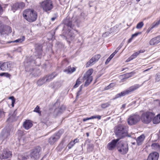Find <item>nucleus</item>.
Returning a JSON list of instances; mask_svg holds the SVG:
<instances>
[{"mask_svg": "<svg viewBox=\"0 0 160 160\" xmlns=\"http://www.w3.org/2000/svg\"><path fill=\"white\" fill-rule=\"evenodd\" d=\"M128 128V126L126 125L120 124L117 126L115 132L118 139L120 140L127 136Z\"/></svg>", "mask_w": 160, "mask_h": 160, "instance_id": "1", "label": "nucleus"}, {"mask_svg": "<svg viewBox=\"0 0 160 160\" xmlns=\"http://www.w3.org/2000/svg\"><path fill=\"white\" fill-rule=\"evenodd\" d=\"M23 16L25 19L30 22L35 21L37 18V12L31 9L25 10L23 13Z\"/></svg>", "mask_w": 160, "mask_h": 160, "instance_id": "2", "label": "nucleus"}, {"mask_svg": "<svg viewBox=\"0 0 160 160\" xmlns=\"http://www.w3.org/2000/svg\"><path fill=\"white\" fill-rule=\"evenodd\" d=\"M40 7L44 12L49 13L53 8L54 6L52 0H45L40 2Z\"/></svg>", "mask_w": 160, "mask_h": 160, "instance_id": "3", "label": "nucleus"}, {"mask_svg": "<svg viewBox=\"0 0 160 160\" xmlns=\"http://www.w3.org/2000/svg\"><path fill=\"white\" fill-rule=\"evenodd\" d=\"M154 116V114L153 112H147L142 114L141 119L143 123L148 124L152 121Z\"/></svg>", "mask_w": 160, "mask_h": 160, "instance_id": "4", "label": "nucleus"}, {"mask_svg": "<svg viewBox=\"0 0 160 160\" xmlns=\"http://www.w3.org/2000/svg\"><path fill=\"white\" fill-rule=\"evenodd\" d=\"M93 70L92 69L88 70L85 74L83 78L84 80H86L84 84V86L87 87L92 82L93 78L91 75L92 73Z\"/></svg>", "mask_w": 160, "mask_h": 160, "instance_id": "5", "label": "nucleus"}, {"mask_svg": "<svg viewBox=\"0 0 160 160\" xmlns=\"http://www.w3.org/2000/svg\"><path fill=\"white\" fill-rule=\"evenodd\" d=\"M140 120V117L137 114H133L130 115L128 119V124L132 125L136 124Z\"/></svg>", "mask_w": 160, "mask_h": 160, "instance_id": "6", "label": "nucleus"}, {"mask_svg": "<svg viewBox=\"0 0 160 160\" xmlns=\"http://www.w3.org/2000/svg\"><path fill=\"white\" fill-rule=\"evenodd\" d=\"M41 150V148L39 147H37L32 150L30 155L31 158L34 159H38L40 157L39 153Z\"/></svg>", "mask_w": 160, "mask_h": 160, "instance_id": "7", "label": "nucleus"}, {"mask_svg": "<svg viewBox=\"0 0 160 160\" xmlns=\"http://www.w3.org/2000/svg\"><path fill=\"white\" fill-rule=\"evenodd\" d=\"M117 149L118 152L121 154H126L128 151V144L126 143H118Z\"/></svg>", "mask_w": 160, "mask_h": 160, "instance_id": "8", "label": "nucleus"}, {"mask_svg": "<svg viewBox=\"0 0 160 160\" xmlns=\"http://www.w3.org/2000/svg\"><path fill=\"white\" fill-rule=\"evenodd\" d=\"M65 23L64 28H65L66 27H68V31L69 32L68 35L70 37L73 38L74 37V35L72 34L71 33V32H70L71 31V29L73 28V26L72 24V22L70 20L66 19L65 21Z\"/></svg>", "mask_w": 160, "mask_h": 160, "instance_id": "9", "label": "nucleus"}, {"mask_svg": "<svg viewBox=\"0 0 160 160\" xmlns=\"http://www.w3.org/2000/svg\"><path fill=\"white\" fill-rule=\"evenodd\" d=\"M61 134L59 132L56 134H54L51 136L48 139V142L51 145L53 144L56 142L60 138Z\"/></svg>", "mask_w": 160, "mask_h": 160, "instance_id": "10", "label": "nucleus"}, {"mask_svg": "<svg viewBox=\"0 0 160 160\" xmlns=\"http://www.w3.org/2000/svg\"><path fill=\"white\" fill-rule=\"evenodd\" d=\"M101 56L100 54H97L95 55L87 63L86 65V67H88L94 64L96 62H97L100 58Z\"/></svg>", "mask_w": 160, "mask_h": 160, "instance_id": "11", "label": "nucleus"}, {"mask_svg": "<svg viewBox=\"0 0 160 160\" xmlns=\"http://www.w3.org/2000/svg\"><path fill=\"white\" fill-rule=\"evenodd\" d=\"M119 139H115L112 140L107 145V148L109 150H113L115 148L117 144L119 141Z\"/></svg>", "mask_w": 160, "mask_h": 160, "instance_id": "12", "label": "nucleus"}, {"mask_svg": "<svg viewBox=\"0 0 160 160\" xmlns=\"http://www.w3.org/2000/svg\"><path fill=\"white\" fill-rule=\"evenodd\" d=\"M12 152L8 149L4 150L2 155L0 156L1 159H4L9 158L11 157Z\"/></svg>", "mask_w": 160, "mask_h": 160, "instance_id": "13", "label": "nucleus"}, {"mask_svg": "<svg viewBox=\"0 0 160 160\" xmlns=\"http://www.w3.org/2000/svg\"><path fill=\"white\" fill-rule=\"evenodd\" d=\"M12 65V63L10 62H6L2 63L1 70L6 71L9 70Z\"/></svg>", "mask_w": 160, "mask_h": 160, "instance_id": "14", "label": "nucleus"}, {"mask_svg": "<svg viewBox=\"0 0 160 160\" xmlns=\"http://www.w3.org/2000/svg\"><path fill=\"white\" fill-rule=\"evenodd\" d=\"M159 156V155L158 152H154L149 155L147 160H158Z\"/></svg>", "mask_w": 160, "mask_h": 160, "instance_id": "15", "label": "nucleus"}, {"mask_svg": "<svg viewBox=\"0 0 160 160\" xmlns=\"http://www.w3.org/2000/svg\"><path fill=\"white\" fill-rule=\"evenodd\" d=\"M57 75V74L53 72L51 74L46 75L44 78L46 82H49L52 80Z\"/></svg>", "mask_w": 160, "mask_h": 160, "instance_id": "16", "label": "nucleus"}, {"mask_svg": "<svg viewBox=\"0 0 160 160\" xmlns=\"http://www.w3.org/2000/svg\"><path fill=\"white\" fill-rule=\"evenodd\" d=\"M9 30V32H11V28L8 26H1L0 27V33L1 34H4L7 33V30Z\"/></svg>", "mask_w": 160, "mask_h": 160, "instance_id": "17", "label": "nucleus"}, {"mask_svg": "<svg viewBox=\"0 0 160 160\" xmlns=\"http://www.w3.org/2000/svg\"><path fill=\"white\" fill-rule=\"evenodd\" d=\"M65 109L64 106H62L60 107L56 108L54 111V113L56 115H59L62 113Z\"/></svg>", "mask_w": 160, "mask_h": 160, "instance_id": "18", "label": "nucleus"}, {"mask_svg": "<svg viewBox=\"0 0 160 160\" xmlns=\"http://www.w3.org/2000/svg\"><path fill=\"white\" fill-rule=\"evenodd\" d=\"M32 125L33 124L32 122L29 120H26L23 123V127L27 130L30 128L32 126Z\"/></svg>", "mask_w": 160, "mask_h": 160, "instance_id": "19", "label": "nucleus"}, {"mask_svg": "<svg viewBox=\"0 0 160 160\" xmlns=\"http://www.w3.org/2000/svg\"><path fill=\"white\" fill-rule=\"evenodd\" d=\"M145 138V135L142 134L137 138L136 139L137 144L140 146L142 144Z\"/></svg>", "mask_w": 160, "mask_h": 160, "instance_id": "20", "label": "nucleus"}, {"mask_svg": "<svg viewBox=\"0 0 160 160\" xmlns=\"http://www.w3.org/2000/svg\"><path fill=\"white\" fill-rule=\"evenodd\" d=\"M61 86V83L59 82H55L51 83L50 85V87L55 90L58 89Z\"/></svg>", "mask_w": 160, "mask_h": 160, "instance_id": "21", "label": "nucleus"}, {"mask_svg": "<svg viewBox=\"0 0 160 160\" xmlns=\"http://www.w3.org/2000/svg\"><path fill=\"white\" fill-rule=\"evenodd\" d=\"M141 86L139 84H137L131 86L127 89L129 93L137 89Z\"/></svg>", "mask_w": 160, "mask_h": 160, "instance_id": "22", "label": "nucleus"}, {"mask_svg": "<svg viewBox=\"0 0 160 160\" xmlns=\"http://www.w3.org/2000/svg\"><path fill=\"white\" fill-rule=\"evenodd\" d=\"M128 94V92L127 89L125 91H123L121 93H120L116 95V96H115V98H114V99H115L120 98L121 97L125 96L126 95Z\"/></svg>", "mask_w": 160, "mask_h": 160, "instance_id": "23", "label": "nucleus"}, {"mask_svg": "<svg viewBox=\"0 0 160 160\" xmlns=\"http://www.w3.org/2000/svg\"><path fill=\"white\" fill-rule=\"evenodd\" d=\"M76 68L74 67L72 68L71 66H69L67 68L64 70V72L68 74H71L75 71Z\"/></svg>", "mask_w": 160, "mask_h": 160, "instance_id": "24", "label": "nucleus"}, {"mask_svg": "<svg viewBox=\"0 0 160 160\" xmlns=\"http://www.w3.org/2000/svg\"><path fill=\"white\" fill-rule=\"evenodd\" d=\"M145 51V50H141L139 51H138L137 52H135L133 54H132L130 58H131V59H134L136 58L137 57L140 53H143Z\"/></svg>", "mask_w": 160, "mask_h": 160, "instance_id": "25", "label": "nucleus"}, {"mask_svg": "<svg viewBox=\"0 0 160 160\" xmlns=\"http://www.w3.org/2000/svg\"><path fill=\"white\" fill-rule=\"evenodd\" d=\"M160 24V19L156 22H154L151 26L148 28L149 31L155 27H157Z\"/></svg>", "mask_w": 160, "mask_h": 160, "instance_id": "26", "label": "nucleus"}, {"mask_svg": "<svg viewBox=\"0 0 160 160\" xmlns=\"http://www.w3.org/2000/svg\"><path fill=\"white\" fill-rule=\"evenodd\" d=\"M16 114L17 112L15 111L14 112L13 115L9 117V118L8 119V120L9 122H12L16 120L17 119L16 117Z\"/></svg>", "mask_w": 160, "mask_h": 160, "instance_id": "27", "label": "nucleus"}, {"mask_svg": "<svg viewBox=\"0 0 160 160\" xmlns=\"http://www.w3.org/2000/svg\"><path fill=\"white\" fill-rule=\"evenodd\" d=\"M152 122L154 124H158L160 122V114L158 115L153 118Z\"/></svg>", "mask_w": 160, "mask_h": 160, "instance_id": "28", "label": "nucleus"}, {"mask_svg": "<svg viewBox=\"0 0 160 160\" xmlns=\"http://www.w3.org/2000/svg\"><path fill=\"white\" fill-rule=\"evenodd\" d=\"M101 116L99 115L92 116L90 118H83V122H86L88 120L93 119L96 118L98 119H100L101 118Z\"/></svg>", "mask_w": 160, "mask_h": 160, "instance_id": "29", "label": "nucleus"}, {"mask_svg": "<svg viewBox=\"0 0 160 160\" xmlns=\"http://www.w3.org/2000/svg\"><path fill=\"white\" fill-rule=\"evenodd\" d=\"M46 82L45 81V79L44 78H40L38 80L37 82V84L38 86H41L43 84L46 83Z\"/></svg>", "mask_w": 160, "mask_h": 160, "instance_id": "30", "label": "nucleus"}, {"mask_svg": "<svg viewBox=\"0 0 160 160\" xmlns=\"http://www.w3.org/2000/svg\"><path fill=\"white\" fill-rule=\"evenodd\" d=\"M114 27L111 28L110 31L106 32L105 33H103L102 35V36L103 37H106L107 36H108L110 34H111V33H112V32H114Z\"/></svg>", "mask_w": 160, "mask_h": 160, "instance_id": "31", "label": "nucleus"}, {"mask_svg": "<svg viewBox=\"0 0 160 160\" xmlns=\"http://www.w3.org/2000/svg\"><path fill=\"white\" fill-rule=\"evenodd\" d=\"M149 43L151 45H156L158 43L155 38H153L151 40L149 41Z\"/></svg>", "mask_w": 160, "mask_h": 160, "instance_id": "32", "label": "nucleus"}, {"mask_svg": "<svg viewBox=\"0 0 160 160\" xmlns=\"http://www.w3.org/2000/svg\"><path fill=\"white\" fill-rule=\"evenodd\" d=\"M25 39L24 36H22L21 38L11 42H22L25 40Z\"/></svg>", "mask_w": 160, "mask_h": 160, "instance_id": "33", "label": "nucleus"}, {"mask_svg": "<svg viewBox=\"0 0 160 160\" xmlns=\"http://www.w3.org/2000/svg\"><path fill=\"white\" fill-rule=\"evenodd\" d=\"M33 112L38 113L40 116L41 115V112L40 111V107L38 105L35 108Z\"/></svg>", "mask_w": 160, "mask_h": 160, "instance_id": "34", "label": "nucleus"}, {"mask_svg": "<svg viewBox=\"0 0 160 160\" xmlns=\"http://www.w3.org/2000/svg\"><path fill=\"white\" fill-rule=\"evenodd\" d=\"M155 81L156 82L160 81V72L157 73L155 75Z\"/></svg>", "mask_w": 160, "mask_h": 160, "instance_id": "35", "label": "nucleus"}, {"mask_svg": "<svg viewBox=\"0 0 160 160\" xmlns=\"http://www.w3.org/2000/svg\"><path fill=\"white\" fill-rule=\"evenodd\" d=\"M19 8L18 2L15 3L12 6V10L13 11H16Z\"/></svg>", "mask_w": 160, "mask_h": 160, "instance_id": "36", "label": "nucleus"}, {"mask_svg": "<svg viewBox=\"0 0 160 160\" xmlns=\"http://www.w3.org/2000/svg\"><path fill=\"white\" fill-rule=\"evenodd\" d=\"M135 72L134 71L126 74L125 76L126 78H129L132 77L133 75L135 74Z\"/></svg>", "mask_w": 160, "mask_h": 160, "instance_id": "37", "label": "nucleus"}, {"mask_svg": "<svg viewBox=\"0 0 160 160\" xmlns=\"http://www.w3.org/2000/svg\"><path fill=\"white\" fill-rule=\"evenodd\" d=\"M144 25V23L143 22H141L139 23H138L136 26V28L137 29H141V28Z\"/></svg>", "mask_w": 160, "mask_h": 160, "instance_id": "38", "label": "nucleus"}, {"mask_svg": "<svg viewBox=\"0 0 160 160\" xmlns=\"http://www.w3.org/2000/svg\"><path fill=\"white\" fill-rule=\"evenodd\" d=\"M81 82L80 81V79L78 78L73 88H76L78 87L81 84Z\"/></svg>", "mask_w": 160, "mask_h": 160, "instance_id": "39", "label": "nucleus"}, {"mask_svg": "<svg viewBox=\"0 0 160 160\" xmlns=\"http://www.w3.org/2000/svg\"><path fill=\"white\" fill-rule=\"evenodd\" d=\"M110 105L109 102H107L101 104V107L102 108H105L108 107Z\"/></svg>", "mask_w": 160, "mask_h": 160, "instance_id": "40", "label": "nucleus"}, {"mask_svg": "<svg viewBox=\"0 0 160 160\" xmlns=\"http://www.w3.org/2000/svg\"><path fill=\"white\" fill-rule=\"evenodd\" d=\"M114 85H115L114 84V83H111L109 85L106 87L105 89L106 90L109 89L114 87Z\"/></svg>", "mask_w": 160, "mask_h": 160, "instance_id": "41", "label": "nucleus"}, {"mask_svg": "<svg viewBox=\"0 0 160 160\" xmlns=\"http://www.w3.org/2000/svg\"><path fill=\"white\" fill-rule=\"evenodd\" d=\"M18 6L19 8L22 9L25 6V4L23 2H18Z\"/></svg>", "mask_w": 160, "mask_h": 160, "instance_id": "42", "label": "nucleus"}, {"mask_svg": "<svg viewBox=\"0 0 160 160\" xmlns=\"http://www.w3.org/2000/svg\"><path fill=\"white\" fill-rule=\"evenodd\" d=\"M74 142H73L72 141H71L68 144V146L69 149H71L74 145Z\"/></svg>", "mask_w": 160, "mask_h": 160, "instance_id": "43", "label": "nucleus"}, {"mask_svg": "<svg viewBox=\"0 0 160 160\" xmlns=\"http://www.w3.org/2000/svg\"><path fill=\"white\" fill-rule=\"evenodd\" d=\"M18 160H26L27 158L23 155L19 156L18 158Z\"/></svg>", "mask_w": 160, "mask_h": 160, "instance_id": "44", "label": "nucleus"}, {"mask_svg": "<svg viewBox=\"0 0 160 160\" xmlns=\"http://www.w3.org/2000/svg\"><path fill=\"white\" fill-rule=\"evenodd\" d=\"M152 146L157 148H160V145L157 143L152 144Z\"/></svg>", "mask_w": 160, "mask_h": 160, "instance_id": "45", "label": "nucleus"}, {"mask_svg": "<svg viewBox=\"0 0 160 160\" xmlns=\"http://www.w3.org/2000/svg\"><path fill=\"white\" fill-rule=\"evenodd\" d=\"M4 76L8 78H9V79H10L11 75L8 73L5 72Z\"/></svg>", "mask_w": 160, "mask_h": 160, "instance_id": "46", "label": "nucleus"}, {"mask_svg": "<svg viewBox=\"0 0 160 160\" xmlns=\"http://www.w3.org/2000/svg\"><path fill=\"white\" fill-rule=\"evenodd\" d=\"M4 112L2 110L0 109V118L4 116Z\"/></svg>", "mask_w": 160, "mask_h": 160, "instance_id": "47", "label": "nucleus"}, {"mask_svg": "<svg viewBox=\"0 0 160 160\" xmlns=\"http://www.w3.org/2000/svg\"><path fill=\"white\" fill-rule=\"evenodd\" d=\"M155 38L158 43L160 42V36L155 37Z\"/></svg>", "mask_w": 160, "mask_h": 160, "instance_id": "48", "label": "nucleus"}, {"mask_svg": "<svg viewBox=\"0 0 160 160\" xmlns=\"http://www.w3.org/2000/svg\"><path fill=\"white\" fill-rule=\"evenodd\" d=\"M115 55V54L113 53L108 58L111 60V59Z\"/></svg>", "mask_w": 160, "mask_h": 160, "instance_id": "49", "label": "nucleus"}, {"mask_svg": "<svg viewBox=\"0 0 160 160\" xmlns=\"http://www.w3.org/2000/svg\"><path fill=\"white\" fill-rule=\"evenodd\" d=\"M119 50V48H117L113 53L115 54H116L118 52Z\"/></svg>", "mask_w": 160, "mask_h": 160, "instance_id": "50", "label": "nucleus"}, {"mask_svg": "<svg viewBox=\"0 0 160 160\" xmlns=\"http://www.w3.org/2000/svg\"><path fill=\"white\" fill-rule=\"evenodd\" d=\"M73 142H74V144H75L76 143L78 142L79 141L78 139L77 138L75 139L74 140L72 141Z\"/></svg>", "mask_w": 160, "mask_h": 160, "instance_id": "51", "label": "nucleus"}, {"mask_svg": "<svg viewBox=\"0 0 160 160\" xmlns=\"http://www.w3.org/2000/svg\"><path fill=\"white\" fill-rule=\"evenodd\" d=\"M9 135V134L8 133V132H6L3 135V137L5 138L6 136V137H7Z\"/></svg>", "mask_w": 160, "mask_h": 160, "instance_id": "52", "label": "nucleus"}, {"mask_svg": "<svg viewBox=\"0 0 160 160\" xmlns=\"http://www.w3.org/2000/svg\"><path fill=\"white\" fill-rule=\"evenodd\" d=\"M15 102V100H13L12 101V107H13L14 106V104Z\"/></svg>", "mask_w": 160, "mask_h": 160, "instance_id": "53", "label": "nucleus"}, {"mask_svg": "<svg viewBox=\"0 0 160 160\" xmlns=\"http://www.w3.org/2000/svg\"><path fill=\"white\" fill-rule=\"evenodd\" d=\"M111 60V59H110L109 58H108L107 59V60H106V61L105 63L106 64H107V63H108Z\"/></svg>", "mask_w": 160, "mask_h": 160, "instance_id": "54", "label": "nucleus"}, {"mask_svg": "<svg viewBox=\"0 0 160 160\" xmlns=\"http://www.w3.org/2000/svg\"><path fill=\"white\" fill-rule=\"evenodd\" d=\"M138 35V33H135L134 34H132V38H133V37H136V36H137Z\"/></svg>", "mask_w": 160, "mask_h": 160, "instance_id": "55", "label": "nucleus"}, {"mask_svg": "<svg viewBox=\"0 0 160 160\" xmlns=\"http://www.w3.org/2000/svg\"><path fill=\"white\" fill-rule=\"evenodd\" d=\"M37 45H36V47H37ZM38 46L39 47V50L40 52H41L42 50V46L39 45H38ZM40 53H41V52H40Z\"/></svg>", "mask_w": 160, "mask_h": 160, "instance_id": "56", "label": "nucleus"}, {"mask_svg": "<svg viewBox=\"0 0 160 160\" xmlns=\"http://www.w3.org/2000/svg\"><path fill=\"white\" fill-rule=\"evenodd\" d=\"M131 59V58H130V57H129L128 59H127V61L128 62H129L131 60H132V59Z\"/></svg>", "mask_w": 160, "mask_h": 160, "instance_id": "57", "label": "nucleus"}, {"mask_svg": "<svg viewBox=\"0 0 160 160\" xmlns=\"http://www.w3.org/2000/svg\"><path fill=\"white\" fill-rule=\"evenodd\" d=\"M132 38H133L132 37L131 38H130L128 40V43L130 42H131V41H132Z\"/></svg>", "mask_w": 160, "mask_h": 160, "instance_id": "58", "label": "nucleus"}, {"mask_svg": "<svg viewBox=\"0 0 160 160\" xmlns=\"http://www.w3.org/2000/svg\"><path fill=\"white\" fill-rule=\"evenodd\" d=\"M9 99H11L12 100V101H13V100H15V98L13 96L10 97L9 98Z\"/></svg>", "mask_w": 160, "mask_h": 160, "instance_id": "59", "label": "nucleus"}, {"mask_svg": "<svg viewBox=\"0 0 160 160\" xmlns=\"http://www.w3.org/2000/svg\"><path fill=\"white\" fill-rule=\"evenodd\" d=\"M5 72H3L1 74H0V76H4Z\"/></svg>", "mask_w": 160, "mask_h": 160, "instance_id": "60", "label": "nucleus"}, {"mask_svg": "<svg viewBox=\"0 0 160 160\" xmlns=\"http://www.w3.org/2000/svg\"><path fill=\"white\" fill-rule=\"evenodd\" d=\"M80 90H81L77 92V97L80 94H79V93L80 92Z\"/></svg>", "mask_w": 160, "mask_h": 160, "instance_id": "61", "label": "nucleus"}, {"mask_svg": "<svg viewBox=\"0 0 160 160\" xmlns=\"http://www.w3.org/2000/svg\"><path fill=\"white\" fill-rule=\"evenodd\" d=\"M56 17H55L54 18H51V20L52 21H54L55 19L56 18Z\"/></svg>", "mask_w": 160, "mask_h": 160, "instance_id": "62", "label": "nucleus"}, {"mask_svg": "<svg viewBox=\"0 0 160 160\" xmlns=\"http://www.w3.org/2000/svg\"><path fill=\"white\" fill-rule=\"evenodd\" d=\"M150 69H151V68H148V69H147L144 70L143 71V72H146L147 71H148Z\"/></svg>", "mask_w": 160, "mask_h": 160, "instance_id": "63", "label": "nucleus"}, {"mask_svg": "<svg viewBox=\"0 0 160 160\" xmlns=\"http://www.w3.org/2000/svg\"><path fill=\"white\" fill-rule=\"evenodd\" d=\"M125 106H126V104H124L122 105V108H124L125 107Z\"/></svg>", "mask_w": 160, "mask_h": 160, "instance_id": "64", "label": "nucleus"}]
</instances>
